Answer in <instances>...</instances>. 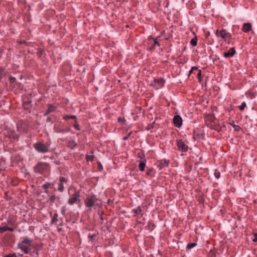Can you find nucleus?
Listing matches in <instances>:
<instances>
[{"label": "nucleus", "mask_w": 257, "mask_h": 257, "mask_svg": "<svg viewBox=\"0 0 257 257\" xmlns=\"http://www.w3.org/2000/svg\"><path fill=\"white\" fill-rule=\"evenodd\" d=\"M85 204L89 208V210H91L92 208L97 209L101 206V202L94 196L87 197L85 200Z\"/></svg>", "instance_id": "1"}, {"label": "nucleus", "mask_w": 257, "mask_h": 257, "mask_svg": "<svg viewBox=\"0 0 257 257\" xmlns=\"http://www.w3.org/2000/svg\"><path fill=\"white\" fill-rule=\"evenodd\" d=\"M34 148L38 152L40 153H46L49 151L48 147L41 142L36 143Z\"/></svg>", "instance_id": "2"}, {"label": "nucleus", "mask_w": 257, "mask_h": 257, "mask_svg": "<svg viewBox=\"0 0 257 257\" xmlns=\"http://www.w3.org/2000/svg\"><path fill=\"white\" fill-rule=\"evenodd\" d=\"M79 201V192L78 191H76L70 197L68 201V203L72 205Z\"/></svg>", "instance_id": "3"}, {"label": "nucleus", "mask_w": 257, "mask_h": 257, "mask_svg": "<svg viewBox=\"0 0 257 257\" xmlns=\"http://www.w3.org/2000/svg\"><path fill=\"white\" fill-rule=\"evenodd\" d=\"M177 146L178 150L182 152H185L187 151L188 147L181 140H177L176 141Z\"/></svg>", "instance_id": "4"}, {"label": "nucleus", "mask_w": 257, "mask_h": 257, "mask_svg": "<svg viewBox=\"0 0 257 257\" xmlns=\"http://www.w3.org/2000/svg\"><path fill=\"white\" fill-rule=\"evenodd\" d=\"M165 83L164 79L162 78L154 80V82L152 83V86L155 88L156 89H158L162 87Z\"/></svg>", "instance_id": "5"}, {"label": "nucleus", "mask_w": 257, "mask_h": 257, "mask_svg": "<svg viewBox=\"0 0 257 257\" xmlns=\"http://www.w3.org/2000/svg\"><path fill=\"white\" fill-rule=\"evenodd\" d=\"M229 35V33H227L225 29L217 30L216 32V36L218 38H221L225 39L226 37Z\"/></svg>", "instance_id": "6"}, {"label": "nucleus", "mask_w": 257, "mask_h": 257, "mask_svg": "<svg viewBox=\"0 0 257 257\" xmlns=\"http://www.w3.org/2000/svg\"><path fill=\"white\" fill-rule=\"evenodd\" d=\"M173 121L176 127H180L182 124V119L179 115H175L174 117Z\"/></svg>", "instance_id": "7"}, {"label": "nucleus", "mask_w": 257, "mask_h": 257, "mask_svg": "<svg viewBox=\"0 0 257 257\" xmlns=\"http://www.w3.org/2000/svg\"><path fill=\"white\" fill-rule=\"evenodd\" d=\"M66 184V180L63 177H60L59 179V183L58 184L59 187L58 190L61 192H62L64 190V185Z\"/></svg>", "instance_id": "8"}, {"label": "nucleus", "mask_w": 257, "mask_h": 257, "mask_svg": "<svg viewBox=\"0 0 257 257\" xmlns=\"http://www.w3.org/2000/svg\"><path fill=\"white\" fill-rule=\"evenodd\" d=\"M18 247L20 249H21L22 251H23L25 253H28L29 252L30 247L27 246L26 244H23L21 242H19L18 243Z\"/></svg>", "instance_id": "9"}, {"label": "nucleus", "mask_w": 257, "mask_h": 257, "mask_svg": "<svg viewBox=\"0 0 257 257\" xmlns=\"http://www.w3.org/2000/svg\"><path fill=\"white\" fill-rule=\"evenodd\" d=\"M235 53V51L234 48H230L228 52L223 53V56L227 57H230L234 55Z\"/></svg>", "instance_id": "10"}, {"label": "nucleus", "mask_w": 257, "mask_h": 257, "mask_svg": "<svg viewBox=\"0 0 257 257\" xmlns=\"http://www.w3.org/2000/svg\"><path fill=\"white\" fill-rule=\"evenodd\" d=\"M20 242H22V243H23L24 244H26V245L27 246L31 247L32 246V240H31L28 238L24 239L23 240L21 241Z\"/></svg>", "instance_id": "11"}, {"label": "nucleus", "mask_w": 257, "mask_h": 257, "mask_svg": "<svg viewBox=\"0 0 257 257\" xmlns=\"http://www.w3.org/2000/svg\"><path fill=\"white\" fill-rule=\"evenodd\" d=\"M251 29V25L250 24H244L242 27V30L244 32H248Z\"/></svg>", "instance_id": "12"}, {"label": "nucleus", "mask_w": 257, "mask_h": 257, "mask_svg": "<svg viewBox=\"0 0 257 257\" xmlns=\"http://www.w3.org/2000/svg\"><path fill=\"white\" fill-rule=\"evenodd\" d=\"M133 211L136 215H141L142 210L140 207L134 209Z\"/></svg>", "instance_id": "13"}, {"label": "nucleus", "mask_w": 257, "mask_h": 257, "mask_svg": "<svg viewBox=\"0 0 257 257\" xmlns=\"http://www.w3.org/2000/svg\"><path fill=\"white\" fill-rule=\"evenodd\" d=\"M146 163L144 162H141L139 164V169L140 171H143L145 170Z\"/></svg>", "instance_id": "14"}, {"label": "nucleus", "mask_w": 257, "mask_h": 257, "mask_svg": "<svg viewBox=\"0 0 257 257\" xmlns=\"http://www.w3.org/2000/svg\"><path fill=\"white\" fill-rule=\"evenodd\" d=\"M76 143L74 141H70L68 142V146L69 148L73 149L75 146H76Z\"/></svg>", "instance_id": "15"}, {"label": "nucleus", "mask_w": 257, "mask_h": 257, "mask_svg": "<svg viewBox=\"0 0 257 257\" xmlns=\"http://www.w3.org/2000/svg\"><path fill=\"white\" fill-rule=\"evenodd\" d=\"M54 109H55L54 106H53V105H49L47 110L46 111V114H47L48 113H49L51 112H52L54 110Z\"/></svg>", "instance_id": "16"}, {"label": "nucleus", "mask_w": 257, "mask_h": 257, "mask_svg": "<svg viewBox=\"0 0 257 257\" xmlns=\"http://www.w3.org/2000/svg\"><path fill=\"white\" fill-rule=\"evenodd\" d=\"M190 44L193 46H196L197 45V38L195 37V38H194L192 39V40L190 41Z\"/></svg>", "instance_id": "17"}, {"label": "nucleus", "mask_w": 257, "mask_h": 257, "mask_svg": "<svg viewBox=\"0 0 257 257\" xmlns=\"http://www.w3.org/2000/svg\"><path fill=\"white\" fill-rule=\"evenodd\" d=\"M9 227L5 226L3 227H0V233L4 232L8 230Z\"/></svg>", "instance_id": "18"}, {"label": "nucleus", "mask_w": 257, "mask_h": 257, "mask_svg": "<svg viewBox=\"0 0 257 257\" xmlns=\"http://www.w3.org/2000/svg\"><path fill=\"white\" fill-rule=\"evenodd\" d=\"M64 119L65 120H67L69 118H75L76 116L75 115H65L63 117Z\"/></svg>", "instance_id": "19"}, {"label": "nucleus", "mask_w": 257, "mask_h": 257, "mask_svg": "<svg viewBox=\"0 0 257 257\" xmlns=\"http://www.w3.org/2000/svg\"><path fill=\"white\" fill-rule=\"evenodd\" d=\"M196 244L195 243H189L187 245V248H189V249H190V248H192L194 247L195 246H196Z\"/></svg>", "instance_id": "20"}, {"label": "nucleus", "mask_w": 257, "mask_h": 257, "mask_svg": "<svg viewBox=\"0 0 257 257\" xmlns=\"http://www.w3.org/2000/svg\"><path fill=\"white\" fill-rule=\"evenodd\" d=\"M246 106V103L245 102H243L241 103V105L239 106V109L241 110H243L244 108Z\"/></svg>", "instance_id": "21"}, {"label": "nucleus", "mask_w": 257, "mask_h": 257, "mask_svg": "<svg viewBox=\"0 0 257 257\" xmlns=\"http://www.w3.org/2000/svg\"><path fill=\"white\" fill-rule=\"evenodd\" d=\"M214 176H215V178H217V179L219 178V177H220V173H219L218 171H216H216H215V172H214Z\"/></svg>", "instance_id": "22"}, {"label": "nucleus", "mask_w": 257, "mask_h": 257, "mask_svg": "<svg viewBox=\"0 0 257 257\" xmlns=\"http://www.w3.org/2000/svg\"><path fill=\"white\" fill-rule=\"evenodd\" d=\"M93 156H86V159L88 161H92L93 160Z\"/></svg>", "instance_id": "23"}, {"label": "nucleus", "mask_w": 257, "mask_h": 257, "mask_svg": "<svg viewBox=\"0 0 257 257\" xmlns=\"http://www.w3.org/2000/svg\"><path fill=\"white\" fill-rule=\"evenodd\" d=\"M38 167L40 168H48V166L47 164H41V165H39Z\"/></svg>", "instance_id": "24"}, {"label": "nucleus", "mask_w": 257, "mask_h": 257, "mask_svg": "<svg viewBox=\"0 0 257 257\" xmlns=\"http://www.w3.org/2000/svg\"><path fill=\"white\" fill-rule=\"evenodd\" d=\"M66 210V206L63 207L62 208V209H61V213H62V214H64Z\"/></svg>", "instance_id": "25"}, {"label": "nucleus", "mask_w": 257, "mask_h": 257, "mask_svg": "<svg viewBox=\"0 0 257 257\" xmlns=\"http://www.w3.org/2000/svg\"><path fill=\"white\" fill-rule=\"evenodd\" d=\"M74 127L75 128V129H76L77 130H80L79 126V125L77 123L74 124Z\"/></svg>", "instance_id": "26"}, {"label": "nucleus", "mask_w": 257, "mask_h": 257, "mask_svg": "<svg viewBox=\"0 0 257 257\" xmlns=\"http://www.w3.org/2000/svg\"><path fill=\"white\" fill-rule=\"evenodd\" d=\"M252 240L254 242L257 241V234H254V238L252 239Z\"/></svg>", "instance_id": "27"}, {"label": "nucleus", "mask_w": 257, "mask_h": 257, "mask_svg": "<svg viewBox=\"0 0 257 257\" xmlns=\"http://www.w3.org/2000/svg\"><path fill=\"white\" fill-rule=\"evenodd\" d=\"M6 257H17L15 253L12 254H9Z\"/></svg>", "instance_id": "28"}, {"label": "nucleus", "mask_w": 257, "mask_h": 257, "mask_svg": "<svg viewBox=\"0 0 257 257\" xmlns=\"http://www.w3.org/2000/svg\"><path fill=\"white\" fill-rule=\"evenodd\" d=\"M197 68L196 67H193L192 68L191 70L190 71V73H192L194 70H197Z\"/></svg>", "instance_id": "29"}, {"label": "nucleus", "mask_w": 257, "mask_h": 257, "mask_svg": "<svg viewBox=\"0 0 257 257\" xmlns=\"http://www.w3.org/2000/svg\"><path fill=\"white\" fill-rule=\"evenodd\" d=\"M197 75H198L199 79L200 80H201V79L200 78V76H201V71L200 70L199 71V72L197 74Z\"/></svg>", "instance_id": "30"}, {"label": "nucleus", "mask_w": 257, "mask_h": 257, "mask_svg": "<svg viewBox=\"0 0 257 257\" xmlns=\"http://www.w3.org/2000/svg\"><path fill=\"white\" fill-rule=\"evenodd\" d=\"M15 79L13 77H11L10 78V80L11 82H12V83L14 82L15 81Z\"/></svg>", "instance_id": "31"}, {"label": "nucleus", "mask_w": 257, "mask_h": 257, "mask_svg": "<svg viewBox=\"0 0 257 257\" xmlns=\"http://www.w3.org/2000/svg\"><path fill=\"white\" fill-rule=\"evenodd\" d=\"M8 230L13 231V228H10V227H9Z\"/></svg>", "instance_id": "32"}, {"label": "nucleus", "mask_w": 257, "mask_h": 257, "mask_svg": "<svg viewBox=\"0 0 257 257\" xmlns=\"http://www.w3.org/2000/svg\"><path fill=\"white\" fill-rule=\"evenodd\" d=\"M159 45V43L158 42H157L156 41L155 42V45Z\"/></svg>", "instance_id": "33"}, {"label": "nucleus", "mask_w": 257, "mask_h": 257, "mask_svg": "<svg viewBox=\"0 0 257 257\" xmlns=\"http://www.w3.org/2000/svg\"><path fill=\"white\" fill-rule=\"evenodd\" d=\"M60 132H61V133H63V132H64V131H63V130H61V131H60Z\"/></svg>", "instance_id": "34"}, {"label": "nucleus", "mask_w": 257, "mask_h": 257, "mask_svg": "<svg viewBox=\"0 0 257 257\" xmlns=\"http://www.w3.org/2000/svg\"><path fill=\"white\" fill-rule=\"evenodd\" d=\"M57 216V214H55L54 217H56Z\"/></svg>", "instance_id": "35"}, {"label": "nucleus", "mask_w": 257, "mask_h": 257, "mask_svg": "<svg viewBox=\"0 0 257 257\" xmlns=\"http://www.w3.org/2000/svg\"><path fill=\"white\" fill-rule=\"evenodd\" d=\"M150 172H148L147 173V174H148V175H150Z\"/></svg>", "instance_id": "36"}, {"label": "nucleus", "mask_w": 257, "mask_h": 257, "mask_svg": "<svg viewBox=\"0 0 257 257\" xmlns=\"http://www.w3.org/2000/svg\"><path fill=\"white\" fill-rule=\"evenodd\" d=\"M19 255L20 256H22V255H23V254H20V253H19Z\"/></svg>", "instance_id": "37"}]
</instances>
